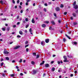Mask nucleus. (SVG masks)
<instances>
[{
	"instance_id": "20",
	"label": "nucleus",
	"mask_w": 78,
	"mask_h": 78,
	"mask_svg": "<svg viewBox=\"0 0 78 78\" xmlns=\"http://www.w3.org/2000/svg\"><path fill=\"white\" fill-rule=\"evenodd\" d=\"M73 15L74 17H76V14L75 13H73Z\"/></svg>"
},
{
	"instance_id": "19",
	"label": "nucleus",
	"mask_w": 78,
	"mask_h": 78,
	"mask_svg": "<svg viewBox=\"0 0 78 78\" xmlns=\"http://www.w3.org/2000/svg\"><path fill=\"white\" fill-rule=\"evenodd\" d=\"M65 36L68 38V39H70L71 38L70 37H69V36H68V35H67V34H66Z\"/></svg>"
},
{
	"instance_id": "13",
	"label": "nucleus",
	"mask_w": 78,
	"mask_h": 78,
	"mask_svg": "<svg viewBox=\"0 0 78 78\" xmlns=\"http://www.w3.org/2000/svg\"><path fill=\"white\" fill-rule=\"evenodd\" d=\"M32 22L33 23H35V21H34V18H33L32 20Z\"/></svg>"
},
{
	"instance_id": "1",
	"label": "nucleus",
	"mask_w": 78,
	"mask_h": 78,
	"mask_svg": "<svg viewBox=\"0 0 78 78\" xmlns=\"http://www.w3.org/2000/svg\"><path fill=\"white\" fill-rule=\"evenodd\" d=\"M41 44L43 46H44V45H45V41H42L41 42Z\"/></svg>"
},
{
	"instance_id": "23",
	"label": "nucleus",
	"mask_w": 78,
	"mask_h": 78,
	"mask_svg": "<svg viewBox=\"0 0 78 78\" xmlns=\"http://www.w3.org/2000/svg\"><path fill=\"white\" fill-rule=\"evenodd\" d=\"M73 24L74 25H77V23L76 22H74Z\"/></svg>"
},
{
	"instance_id": "7",
	"label": "nucleus",
	"mask_w": 78,
	"mask_h": 78,
	"mask_svg": "<svg viewBox=\"0 0 78 78\" xmlns=\"http://www.w3.org/2000/svg\"><path fill=\"white\" fill-rule=\"evenodd\" d=\"M4 54H7L9 53V52H8L7 51H5L4 52Z\"/></svg>"
},
{
	"instance_id": "59",
	"label": "nucleus",
	"mask_w": 78,
	"mask_h": 78,
	"mask_svg": "<svg viewBox=\"0 0 78 78\" xmlns=\"http://www.w3.org/2000/svg\"><path fill=\"white\" fill-rule=\"evenodd\" d=\"M20 5H22V2H20Z\"/></svg>"
},
{
	"instance_id": "35",
	"label": "nucleus",
	"mask_w": 78,
	"mask_h": 78,
	"mask_svg": "<svg viewBox=\"0 0 78 78\" xmlns=\"http://www.w3.org/2000/svg\"><path fill=\"white\" fill-rule=\"evenodd\" d=\"M0 3L1 4H3V1H0Z\"/></svg>"
},
{
	"instance_id": "17",
	"label": "nucleus",
	"mask_w": 78,
	"mask_h": 78,
	"mask_svg": "<svg viewBox=\"0 0 78 78\" xmlns=\"http://www.w3.org/2000/svg\"><path fill=\"white\" fill-rule=\"evenodd\" d=\"M44 62H45V61H43L41 63H40V66H42V65H43V64H44Z\"/></svg>"
},
{
	"instance_id": "16",
	"label": "nucleus",
	"mask_w": 78,
	"mask_h": 78,
	"mask_svg": "<svg viewBox=\"0 0 78 78\" xmlns=\"http://www.w3.org/2000/svg\"><path fill=\"white\" fill-rule=\"evenodd\" d=\"M19 33L20 34H21V35H22V34H23V33H22V31H19Z\"/></svg>"
},
{
	"instance_id": "12",
	"label": "nucleus",
	"mask_w": 78,
	"mask_h": 78,
	"mask_svg": "<svg viewBox=\"0 0 78 78\" xmlns=\"http://www.w3.org/2000/svg\"><path fill=\"white\" fill-rule=\"evenodd\" d=\"M29 31L30 32V34H33V33L31 32L32 31V30L31 29V28H30L29 29Z\"/></svg>"
},
{
	"instance_id": "51",
	"label": "nucleus",
	"mask_w": 78,
	"mask_h": 78,
	"mask_svg": "<svg viewBox=\"0 0 78 78\" xmlns=\"http://www.w3.org/2000/svg\"><path fill=\"white\" fill-rule=\"evenodd\" d=\"M44 5L45 6H47L48 5L47 3H45V4H44Z\"/></svg>"
},
{
	"instance_id": "10",
	"label": "nucleus",
	"mask_w": 78,
	"mask_h": 78,
	"mask_svg": "<svg viewBox=\"0 0 78 78\" xmlns=\"http://www.w3.org/2000/svg\"><path fill=\"white\" fill-rule=\"evenodd\" d=\"M42 27H43V28H45V27H46V25L44 24H43L42 25Z\"/></svg>"
},
{
	"instance_id": "29",
	"label": "nucleus",
	"mask_w": 78,
	"mask_h": 78,
	"mask_svg": "<svg viewBox=\"0 0 78 78\" xmlns=\"http://www.w3.org/2000/svg\"><path fill=\"white\" fill-rule=\"evenodd\" d=\"M44 11L45 12H47V9H46V8H44Z\"/></svg>"
},
{
	"instance_id": "26",
	"label": "nucleus",
	"mask_w": 78,
	"mask_h": 78,
	"mask_svg": "<svg viewBox=\"0 0 78 78\" xmlns=\"http://www.w3.org/2000/svg\"><path fill=\"white\" fill-rule=\"evenodd\" d=\"M31 64H33V65H34V62L33 61H32L31 62Z\"/></svg>"
},
{
	"instance_id": "15",
	"label": "nucleus",
	"mask_w": 78,
	"mask_h": 78,
	"mask_svg": "<svg viewBox=\"0 0 78 78\" xmlns=\"http://www.w3.org/2000/svg\"><path fill=\"white\" fill-rule=\"evenodd\" d=\"M33 55L34 56H36V53L35 52H33Z\"/></svg>"
},
{
	"instance_id": "28",
	"label": "nucleus",
	"mask_w": 78,
	"mask_h": 78,
	"mask_svg": "<svg viewBox=\"0 0 78 78\" xmlns=\"http://www.w3.org/2000/svg\"><path fill=\"white\" fill-rule=\"evenodd\" d=\"M54 15L55 17H56V18H57V17H56V13H54Z\"/></svg>"
},
{
	"instance_id": "52",
	"label": "nucleus",
	"mask_w": 78,
	"mask_h": 78,
	"mask_svg": "<svg viewBox=\"0 0 78 78\" xmlns=\"http://www.w3.org/2000/svg\"><path fill=\"white\" fill-rule=\"evenodd\" d=\"M16 69H19V67H18V66H16Z\"/></svg>"
},
{
	"instance_id": "44",
	"label": "nucleus",
	"mask_w": 78,
	"mask_h": 78,
	"mask_svg": "<svg viewBox=\"0 0 78 78\" xmlns=\"http://www.w3.org/2000/svg\"><path fill=\"white\" fill-rule=\"evenodd\" d=\"M70 19L71 20H73V17L71 16L70 18Z\"/></svg>"
},
{
	"instance_id": "49",
	"label": "nucleus",
	"mask_w": 78,
	"mask_h": 78,
	"mask_svg": "<svg viewBox=\"0 0 78 78\" xmlns=\"http://www.w3.org/2000/svg\"><path fill=\"white\" fill-rule=\"evenodd\" d=\"M2 30L3 31H5V28H2Z\"/></svg>"
},
{
	"instance_id": "55",
	"label": "nucleus",
	"mask_w": 78,
	"mask_h": 78,
	"mask_svg": "<svg viewBox=\"0 0 78 78\" xmlns=\"http://www.w3.org/2000/svg\"><path fill=\"white\" fill-rule=\"evenodd\" d=\"M2 20H6V19L5 18V19H2Z\"/></svg>"
},
{
	"instance_id": "11",
	"label": "nucleus",
	"mask_w": 78,
	"mask_h": 78,
	"mask_svg": "<svg viewBox=\"0 0 78 78\" xmlns=\"http://www.w3.org/2000/svg\"><path fill=\"white\" fill-rule=\"evenodd\" d=\"M72 44H73V45H76V44H77V42H73L72 43Z\"/></svg>"
},
{
	"instance_id": "34",
	"label": "nucleus",
	"mask_w": 78,
	"mask_h": 78,
	"mask_svg": "<svg viewBox=\"0 0 78 78\" xmlns=\"http://www.w3.org/2000/svg\"><path fill=\"white\" fill-rule=\"evenodd\" d=\"M4 63L3 62H2V63H1V66H3V64H4Z\"/></svg>"
},
{
	"instance_id": "39",
	"label": "nucleus",
	"mask_w": 78,
	"mask_h": 78,
	"mask_svg": "<svg viewBox=\"0 0 78 78\" xmlns=\"http://www.w3.org/2000/svg\"><path fill=\"white\" fill-rule=\"evenodd\" d=\"M63 41L64 42H66V39L65 38H64Z\"/></svg>"
},
{
	"instance_id": "45",
	"label": "nucleus",
	"mask_w": 78,
	"mask_h": 78,
	"mask_svg": "<svg viewBox=\"0 0 78 78\" xmlns=\"http://www.w3.org/2000/svg\"><path fill=\"white\" fill-rule=\"evenodd\" d=\"M45 23H48L49 22L48 21H45Z\"/></svg>"
},
{
	"instance_id": "25",
	"label": "nucleus",
	"mask_w": 78,
	"mask_h": 78,
	"mask_svg": "<svg viewBox=\"0 0 78 78\" xmlns=\"http://www.w3.org/2000/svg\"><path fill=\"white\" fill-rule=\"evenodd\" d=\"M51 23L53 24V25H54V24H55V22H54V21H51Z\"/></svg>"
},
{
	"instance_id": "33",
	"label": "nucleus",
	"mask_w": 78,
	"mask_h": 78,
	"mask_svg": "<svg viewBox=\"0 0 78 78\" xmlns=\"http://www.w3.org/2000/svg\"><path fill=\"white\" fill-rule=\"evenodd\" d=\"M10 76H12V77L14 76V74H11Z\"/></svg>"
},
{
	"instance_id": "56",
	"label": "nucleus",
	"mask_w": 78,
	"mask_h": 78,
	"mask_svg": "<svg viewBox=\"0 0 78 78\" xmlns=\"http://www.w3.org/2000/svg\"><path fill=\"white\" fill-rule=\"evenodd\" d=\"M20 22H18V23H17V25H19V24H20Z\"/></svg>"
},
{
	"instance_id": "14",
	"label": "nucleus",
	"mask_w": 78,
	"mask_h": 78,
	"mask_svg": "<svg viewBox=\"0 0 78 78\" xmlns=\"http://www.w3.org/2000/svg\"><path fill=\"white\" fill-rule=\"evenodd\" d=\"M52 27H50L49 28V30H54V28H52Z\"/></svg>"
},
{
	"instance_id": "60",
	"label": "nucleus",
	"mask_w": 78,
	"mask_h": 78,
	"mask_svg": "<svg viewBox=\"0 0 78 78\" xmlns=\"http://www.w3.org/2000/svg\"><path fill=\"white\" fill-rule=\"evenodd\" d=\"M20 13H23V10H21L20 11Z\"/></svg>"
},
{
	"instance_id": "46",
	"label": "nucleus",
	"mask_w": 78,
	"mask_h": 78,
	"mask_svg": "<svg viewBox=\"0 0 78 78\" xmlns=\"http://www.w3.org/2000/svg\"><path fill=\"white\" fill-rule=\"evenodd\" d=\"M67 12H65L64 13V15H66V14H67Z\"/></svg>"
},
{
	"instance_id": "61",
	"label": "nucleus",
	"mask_w": 78,
	"mask_h": 78,
	"mask_svg": "<svg viewBox=\"0 0 78 78\" xmlns=\"http://www.w3.org/2000/svg\"><path fill=\"white\" fill-rule=\"evenodd\" d=\"M58 64H60V63H61V62H59V61H58Z\"/></svg>"
},
{
	"instance_id": "37",
	"label": "nucleus",
	"mask_w": 78,
	"mask_h": 78,
	"mask_svg": "<svg viewBox=\"0 0 78 78\" xmlns=\"http://www.w3.org/2000/svg\"><path fill=\"white\" fill-rule=\"evenodd\" d=\"M28 43V41H26L25 43V44H27Z\"/></svg>"
},
{
	"instance_id": "58",
	"label": "nucleus",
	"mask_w": 78,
	"mask_h": 78,
	"mask_svg": "<svg viewBox=\"0 0 78 78\" xmlns=\"http://www.w3.org/2000/svg\"><path fill=\"white\" fill-rule=\"evenodd\" d=\"M13 28H15V27H16V25H14L13 26Z\"/></svg>"
},
{
	"instance_id": "24",
	"label": "nucleus",
	"mask_w": 78,
	"mask_h": 78,
	"mask_svg": "<svg viewBox=\"0 0 78 78\" xmlns=\"http://www.w3.org/2000/svg\"><path fill=\"white\" fill-rule=\"evenodd\" d=\"M64 7V5L63 4H61L60 5V7L61 8H63Z\"/></svg>"
},
{
	"instance_id": "21",
	"label": "nucleus",
	"mask_w": 78,
	"mask_h": 78,
	"mask_svg": "<svg viewBox=\"0 0 78 78\" xmlns=\"http://www.w3.org/2000/svg\"><path fill=\"white\" fill-rule=\"evenodd\" d=\"M39 58V55H36V59H37V58Z\"/></svg>"
},
{
	"instance_id": "4",
	"label": "nucleus",
	"mask_w": 78,
	"mask_h": 78,
	"mask_svg": "<svg viewBox=\"0 0 78 78\" xmlns=\"http://www.w3.org/2000/svg\"><path fill=\"white\" fill-rule=\"evenodd\" d=\"M78 5H74L73 8H75V9H78Z\"/></svg>"
},
{
	"instance_id": "18",
	"label": "nucleus",
	"mask_w": 78,
	"mask_h": 78,
	"mask_svg": "<svg viewBox=\"0 0 78 78\" xmlns=\"http://www.w3.org/2000/svg\"><path fill=\"white\" fill-rule=\"evenodd\" d=\"M62 69H61V68H60L59 69H58V72H61V71L62 70Z\"/></svg>"
},
{
	"instance_id": "48",
	"label": "nucleus",
	"mask_w": 78,
	"mask_h": 78,
	"mask_svg": "<svg viewBox=\"0 0 78 78\" xmlns=\"http://www.w3.org/2000/svg\"><path fill=\"white\" fill-rule=\"evenodd\" d=\"M12 2L14 4L15 3V1H14V0H12Z\"/></svg>"
},
{
	"instance_id": "47",
	"label": "nucleus",
	"mask_w": 78,
	"mask_h": 78,
	"mask_svg": "<svg viewBox=\"0 0 78 78\" xmlns=\"http://www.w3.org/2000/svg\"><path fill=\"white\" fill-rule=\"evenodd\" d=\"M29 46V45H28V44L26 45L25 46V48H26L27 47H28Z\"/></svg>"
},
{
	"instance_id": "41",
	"label": "nucleus",
	"mask_w": 78,
	"mask_h": 78,
	"mask_svg": "<svg viewBox=\"0 0 78 78\" xmlns=\"http://www.w3.org/2000/svg\"><path fill=\"white\" fill-rule=\"evenodd\" d=\"M26 51L27 52H28V48H26Z\"/></svg>"
},
{
	"instance_id": "5",
	"label": "nucleus",
	"mask_w": 78,
	"mask_h": 78,
	"mask_svg": "<svg viewBox=\"0 0 78 78\" xmlns=\"http://www.w3.org/2000/svg\"><path fill=\"white\" fill-rule=\"evenodd\" d=\"M45 42L46 43H48L49 42V39H45Z\"/></svg>"
},
{
	"instance_id": "38",
	"label": "nucleus",
	"mask_w": 78,
	"mask_h": 78,
	"mask_svg": "<svg viewBox=\"0 0 78 78\" xmlns=\"http://www.w3.org/2000/svg\"><path fill=\"white\" fill-rule=\"evenodd\" d=\"M19 2H20V1L19 0L17 1V3L18 4L19 3Z\"/></svg>"
},
{
	"instance_id": "30",
	"label": "nucleus",
	"mask_w": 78,
	"mask_h": 78,
	"mask_svg": "<svg viewBox=\"0 0 78 78\" xmlns=\"http://www.w3.org/2000/svg\"><path fill=\"white\" fill-rule=\"evenodd\" d=\"M28 27H29V25H28V24L26 26V28H28Z\"/></svg>"
},
{
	"instance_id": "6",
	"label": "nucleus",
	"mask_w": 78,
	"mask_h": 78,
	"mask_svg": "<svg viewBox=\"0 0 78 78\" xmlns=\"http://www.w3.org/2000/svg\"><path fill=\"white\" fill-rule=\"evenodd\" d=\"M33 72L34 74H36V72H37L36 70L33 69Z\"/></svg>"
},
{
	"instance_id": "64",
	"label": "nucleus",
	"mask_w": 78,
	"mask_h": 78,
	"mask_svg": "<svg viewBox=\"0 0 78 78\" xmlns=\"http://www.w3.org/2000/svg\"><path fill=\"white\" fill-rule=\"evenodd\" d=\"M20 75H21V76H22L23 75V73H20Z\"/></svg>"
},
{
	"instance_id": "2",
	"label": "nucleus",
	"mask_w": 78,
	"mask_h": 78,
	"mask_svg": "<svg viewBox=\"0 0 78 78\" xmlns=\"http://www.w3.org/2000/svg\"><path fill=\"white\" fill-rule=\"evenodd\" d=\"M61 10V9H59V7H56L55 8V11H60Z\"/></svg>"
},
{
	"instance_id": "31",
	"label": "nucleus",
	"mask_w": 78,
	"mask_h": 78,
	"mask_svg": "<svg viewBox=\"0 0 78 78\" xmlns=\"http://www.w3.org/2000/svg\"><path fill=\"white\" fill-rule=\"evenodd\" d=\"M63 58L65 59H67V58L66 57V56H64L63 57Z\"/></svg>"
},
{
	"instance_id": "27",
	"label": "nucleus",
	"mask_w": 78,
	"mask_h": 78,
	"mask_svg": "<svg viewBox=\"0 0 78 78\" xmlns=\"http://www.w3.org/2000/svg\"><path fill=\"white\" fill-rule=\"evenodd\" d=\"M22 61H23V60H22V59H20V60L19 61V62L20 63L22 62Z\"/></svg>"
},
{
	"instance_id": "57",
	"label": "nucleus",
	"mask_w": 78,
	"mask_h": 78,
	"mask_svg": "<svg viewBox=\"0 0 78 78\" xmlns=\"http://www.w3.org/2000/svg\"><path fill=\"white\" fill-rule=\"evenodd\" d=\"M25 33H27V30H25L24 31Z\"/></svg>"
},
{
	"instance_id": "9",
	"label": "nucleus",
	"mask_w": 78,
	"mask_h": 78,
	"mask_svg": "<svg viewBox=\"0 0 78 78\" xmlns=\"http://www.w3.org/2000/svg\"><path fill=\"white\" fill-rule=\"evenodd\" d=\"M45 67H49V64H46L45 65Z\"/></svg>"
},
{
	"instance_id": "8",
	"label": "nucleus",
	"mask_w": 78,
	"mask_h": 78,
	"mask_svg": "<svg viewBox=\"0 0 78 78\" xmlns=\"http://www.w3.org/2000/svg\"><path fill=\"white\" fill-rule=\"evenodd\" d=\"M51 71H52V72H54V71H55V67L52 68L51 69Z\"/></svg>"
},
{
	"instance_id": "3",
	"label": "nucleus",
	"mask_w": 78,
	"mask_h": 78,
	"mask_svg": "<svg viewBox=\"0 0 78 78\" xmlns=\"http://www.w3.org/2000/svg\"><path fill=\"white\" fill-rule=\"evenodd\" d=\"M20 47V46H17L15 47H14L13 48V49L14 50H15L16 49H17L18 48H19Z\"/></svg>"
},
{
	"instance_id": "40",
	"label": "nucleus",
	"mask_w": 78,
	"mask_h": 78,
	"mask_svg": "<svg viewBox=\"0 0 78 78\" xmlns=\"http://www.w3.org/2000/svg\"><path fill=\"white\" fill-rule=\"evenodd\" d=\"M17 37H19V38H20V37H21V36H20V35H17Z\"/></svg>"
},
{
	"instance_id": "54",
	"label": "nucleus",
	"mask_w": 78,
	"mask_h": 78,
	"mask_svg": "<svg viewBox=\"0 0 78 78\" xmlns=\"http://www.w3.org/2000/svg\"><path fill=\"white\" fill-rule=\"evenodd\" d=\"M26 2H30V0H27L26 1Z\"/></svg>"
},
{
	"instance_id": "53",
	"label": "nucleus",
	"mask_w": 78,
	"mask_h": 78,
	"mask_svg": "<svg viewBox=\"0 0 78 78\" xmlns=\"http://www.w3.org/2000/svg\"><path fill=\"white\" fill-rule=\"evenodd\" d=\"M70 76L72 77L73 76V75L72 74H71L70 75Z\"/></svg>"
},
{
	"instance_id": "43",
	"label": "nucleus",
	"mask_w": 78,
	"mask_h": 78,
	"mask_svg": "<svg viewBox=\"0 0 78 78\" xmlns=\"http://www.w3.org/2000/svg\"><path fill=\"white\" fill-rule=\"evenodd\" d=\"M26 5L27 6V5H28V2H27L26 3Z\"/></svg>"
},
{
	"instance_id": "22",
	"label": "nucleus",
	"mask_w": 78,
	"mask_h": 78,
	"mask_svg": "<svg viewBox=\"0 0 78 78\" xmlns=\"http://www.w3.org/2000/svg\"><path fill=\"white\" fill-rule=\"evenodd\" d=\"M73 6H74V5H76V1H75V2H74V3H73Z\"/></svg>"
},
{
	"instance_id": "62",
	"label": "nucleus",
	"mask_w": 78,
	"mask_h": 78,
	"mask_svg": "<svg viewBox=\"0 0 78 78\" xmlns=\"http://www.w3.org/2000/svg\"><path fill=\"white\" fill-rule=\"evenodd\" d=\"M35 5H36V4H35V3H34L33 4V6H35Z\"/></svg>"
},
{
	"instance_id": "42",
	"label": "nucleus",
	"mask_w": 78,
	"mask_h": 78,
	"mask_svg": "<svg viewBox=\"0 0 78 78\" xmlns=\"http://www.w3.org/2000/svg\"><path fill=\"white\" fill-rule=\"evenodd\" d=\"M64 62H67V59H65L63 60Z\"/></svg>"
},
{
	"instance_id": "63",
	"label": "nucleus",
	"mask_w": 78,
	"mask_h": 78,
	"mask_svg": "<svg viewBox=\"0 0 78 78\" xmlns=\"http://www.w3.org/2000/svg\"><path fill=\"white\" fill-rule=\"evenodd\" d=\"M58 22L59 23H61V21L60 20H58Z\"/></svg>"
},
{
	"instance_id": "36",
	"label": "nucleus",
	"mask_w": 78,
	"mask_h": 78,
	"mask_svg": "<svg viewBox=\"0 0 78 78\" xmlns=\"http://www.w3.org/2000/svg\"><path fill=\"white\" fill-rule=\"evenodd\" d=\"M25 20H26V22H28V19L27 18H26L25 19Z\"/></svg>"
},
{
	"instance_id": "32",
	"label": "nucleus",
	"mask_w": 78,
	"mask_h": 78,
	"mask_svg": "<svg viewBox=\"0 0 78 78\" xmlns=\"http://www.w3.org/2000/svg\"><path fill=\"white\" fill-rule=\"evenodd\" d=\"M5 58L6 60H9V58L8 57H6Z\"/></svg>"
},
{
	"instance_id": "50",
	"label": "nucleus",
	"mask_w": 78,
	"mask_h": 78,
	"mask_svg": "<svg viewBox=\"0 0 78 78\" xmlns=\"http://www.w3.org/2000/svg\"><path fill=\"white\" fill-rule=\"evenodd\" d=\"M52 3L51 2H50L48 3V5H51Z\"/></svg>"
}]
</instances>
